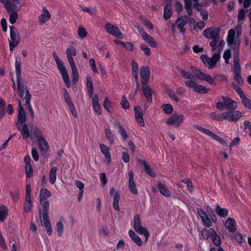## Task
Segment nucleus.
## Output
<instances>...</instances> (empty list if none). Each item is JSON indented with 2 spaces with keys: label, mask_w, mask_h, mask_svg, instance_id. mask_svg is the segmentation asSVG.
I'll return each mask as SVG.
<instances>
[{
  "label": "nucleus",
  "mask_w": 251,
  "mask_h": 251,
  "mask_svg": "<svg viewBox=\"0 0 251 251\" xmlns=\"http://www.w3.org/2000/svg\"><path fill=\"white\" fill-rule=\"evenodd\" d=\"M233 72L234 74L241 73V67L238 53L234 56Z\"/></svg>",
  "instance_id": "f704fd0d"
},
{
  "label": "nucleus",
  "mask_w": 251,
  "mask_h": 251,
  "mask_svg": "<svg viewBox=\"0 0 251 251\" xmlns=\"http://www.w3.org/2000/svg\"><path fill=\"white\" fill-rule=\"evenodd\" d=\"M226 41L227 44L229 46L234 44L235 47H239L240 40L235 37V31L234 29H230L229 30Z\"/></svg>",
  "instance_id": "2eb2a0df"
},
{
  "label": "nucleus",
  "mask_w": 251,
  "mask_h": 251,
  "mask_svg": "<svg viewBox=\"0 0 251 251\" xmlns=\"http://www.w3.org/2000/svg\"><path fill=\"white\" fill-rule=\"evenodd\" d=\"M52 56L55 61L60 74L63 76V64L62 63V61L59 58L58 55L55 52L52 53Z\"/></svg>",
  "instance_id": "4c0bfd02"
},
{
  "label": "nucleus",
  "mask_w": 251,
  "mask_h": 251,
  "mask_svg": "<svg viewBox=\"0 0 251 251\" xmlns=\"http://www.w3.org/2000/svg\"><path fill=\"white\" fill-rule=\"evenodd\" d=\"M134 173L132 171H130L128 172V188L129 191L133 195H137L138 193V189L133 179Z\"/></svg>",
  "instance_id": "dca6fc26"
},
{
  "label": "nucleus",
  "mask_w": 251,
  "mask_h": 251,
  "mask_svg": "<svg viewBox=\"0 0 251 251\" xmlns=\"http://www.w3.org/2000/svg\"><path fill=\"white\" fill-rule=\"evenodd\" d=\"M105 29L107 33L115 37L120 39L123 38L120 29L115 25L107 23L105 25Z\"/></svg>",
  "instance_id": "9d476101"
},
{
  "label": "nucleus",
  "mask_w": 251,
  "mask_h": 251,
  "mask_svg": "<svg viewBox=\"0 0 251 251\" xmlns=\"http://www.w3.org/2000/svg\"><path fill=\"white\" fill-rule=\"evenodd\" d=\"M128 234L129 237L132 240V241L138 246H141L142 245V241L141 238L137 235L132 230H129L128 231Z\"/></svg>",
  "instance_id": "c85d7f7f"
},
{
  "label": "nucleus",
  "mask_w": 251,
  "mask_h": 251,
  "mask_svg": "<svg viewBox=\"0 0 251 251\" xmlns=\"http://www.w3.org/2000/svg\"><path fill=\"white\" fill-rule=\"evenodd\" d=\"M42 10L43 13L39 16L38 18L39 22L41 24H45L51 17V15L46 7H43Z\"/></svg>",
  "instance_id": "5701e85b"
},
{
  "label": "nucleus",
  "mask_w": 251,
  "mask_h": 251,
  "mask_svg": "<svg viewBox=\"0 0 251 251\" xmlns=\"http://www.w3.org/2000/svg\"><path fill=\"white\" fill-rule=\"evenodd\" d=\"M210 117L214 120L218 121H225V113L223 112L219 114L213 112L210 114Z\"/></svg>",
  "instance_id": "79ce46f5"
},
{
  "label": "nucleus",
  "mask_w": 251,
  "mask_h": 251,
  "mask_svg": "<svg viewBox=\"0 0 251 251\" xmlns=\"http://www.w3.org/2000/svg\"><path fill=\"white\" fill-rule=\"evenodd\" d=\"M245 15V10L243 8L240 9L238 13V21L240 22L244 20Z\"/></svg>",
  "instance_id": "69168bd1"
},
{
  "label": "nucleus",
  "mask_w": 251,
  "mask_h": 251,
  "mask_svg": "<svg viewBox=\"0 0 251 251\" xmlns=\"http://www.w3.org/2000/svg\"><path fill=\"white\" fill-rule=\"evenodd\" d=\"M225 113V120L229 122H237L242 116V112L239 111L230 110Z\"/></svg>",
  "instance_id": "ddd939ff"
},
{
  "label": "nucleus",
  "mask_w": 251,
  "mask_h": 251,
  "mask_svg": "<svg viewBox=\"0 0 251 251\" xmlns=\"http://www.w3.org/2000/svg\"><path fill=\"white\" fill-rule=\"evenodd\" d=\"M75 42L74 39H70L67 44L66 50L67 58L72 70V80L74 85L78 82L79 75L77 68L75 65L74 56L76 55V50L75 47Z\"/></svg>",
  "instance_id": "f03ea898"
},
{
  "label": "nucleus",
  "mask_w": 251,
  "mask_h": 251,
  "mask_svg": "<svg viewBox=\"0 0 251 251\" xmlns=\"http://www.w3.org/2000/svg\"><path fill=\"white\" fill-rule=\"evenodd\" d=\"M56 167H52L49 172V181L50 184H53L56 179Z\"/></svg>",
  "instance_id": "72a5a7b5"
},
{
  "label": "nucleus",
  "mask_w": 251,
  "mask_h": 251,
  "mask_svg": "<svg viewBox=\"0 0 251 251\" xmlns=\"http://www.w3.org/2000/svg\"><path fill=\"white\" fill-rule=\"evenodd\" d=\"M220 31L219 27H211L203 31V35L207 39L216 38L220 37Z\"/></svg>",
  "instance_id": "1a4fd4ad"
},
{
  "label": "nucleus",
  "mask_w": 251,
  "mask_h": 251,
  "mask_svg": "<svg viewBox=\"0 0 251 251\" xmlns=\"http://www.w3.org/2000/svg\"><path fill=\"white\" fill-rule=\"evenodd\" d=\"M126 50L130 51H134V45L133 43L131 42H126L124 47Z\"/></svg>",
  "instance_id": "774afa93"
},
{
  "label": "nucleus",
  "mask_w": 251,
  "mask_h": 251,
  "mask_svg": "<svg viewBox=\"0 0 251 251\" xmlns=\"http://www.w3.org/2000/svg\"><path fill=\"white\" fill-rule=\"evenodd\" d=\"M235 80L240 85L243 84V80L241 76V73H235L234 75Z\"/></svg>",
  "instance_id": "e2e57ef3"
},
{
  "label": "nucleus",
  "mask_w": 251,
  "mask_h": 251,
  "mask_svg": "<svg viewBox=\"0 0 251 251\" xmlns=\"http://www.w3.org/2000/svg\"><path fill=\"white\" fill-rule=\"evenodd\" d=\"M179 72L184 78L188 79L184 82L187 87L192 89L195 92L199 93L206 94L208 93L209 89L203 85L198 84L196 81L194 75L192 73L185 71L182 69H180Z\"/></svg>",
  "instance_id": "7ed1b4c3"
},
{
  "label": "nucleus",
  "mask_w": 251,
  "mask_h": 251,
  "mask_svg": "<svg viewBox=\"0 0 251 251\" xmlns=\"http://www.w3.org/2000/svg\"><path fill=\"white\" fill-rule=\"evenodd\" d=\"M184 2V7L187 10L188 15H191L192 13V2L191 0H183Z\"/></svg>",
  "instance_id": "de8ad7c7"
},
{
  "label": "nucleus",
  "mask_w": 251,
  "mask_h": 251,
  "mask_svg": "<svg viewBox=\"0 0 251 251\" xmlns=\"http://www.w3.org/2000/svg\"><path fill=\"white\" fill-rule=\"evenodd\" d=\"M17 12L18 11L7 12L9 15V22L12 25L15 24L18 19Z\"/></svg>",
  "instance_id": "c03bdc74"
},
{
  "label": "nucleus",
  "mask_w": 251,
  "mask_h": 251,
  "mask_svg": "<svg viewBox=\"0 0 251 251\" xmlns=\"http://www.w3.org/2000/svg\"><path fill=\"white\" fill-rule=\"evenodd\" d=\"M134 229L140 234H143L145 237V242H147L150 237V233L147 228L142 226L140 218L139 215H135L133 220Z\"/></svg>",
  "instance_id": "39448f33"
},
{
  "label": "nucleus",
  "mask_w": 251,
  "mask_h": 251,
  "mask_svg": "<svg viewBox=\"0 0 251 251\" xmlns=\"http://www.w3.org/2000/svg\"><path fill=\"white\" fill-rule=\"evenodd\" d=\"M140 47L141 50L144 52L145 54L148 56L151 55V50L146 45L142 44L140 45Z\"/></svg>",
  "instance_id": "13d9d810"
},
{
  "label": "nucleus",
  "mask_w": 251,
  "mask_h": 251,
  "mask_svg": "<svg viewBox=\"0 0 251 251\" xmlns=\"http://www.w3.org/2000/svg\"><path fill=\"white\" fill-rule=\"evenodd\" d=\"M201 236L203 239L206 240L208 239L209 236H211L210 229L209 230L203 229L201 230Z\"/></svg>",
  "instance_id": "bf43d9fd"
},
{
  "label": "nucleus",
  "mask_w": 251,
  "mask_h": 251,
  "mask_svg": "<svg viewBox=\"0 0 251 251\" xmlns=\"http://www.w3.org/2000/svg\"><path fill=\"white\" fill-rule=\"evenodd\" d=\"M167 93L169 95V96L173 100H174L176 102H178L179 100V99L173 91L171 90H168L167 91Z\"/></svg>",
  "instance_id": "338daca9"
},
{
  "label": "nucleus",
  "mask_w": 251,
  "mask_h": 251,
  "mask_svg": "<svg viewBox=\"0 0 251 251\" xmlns=\"http://www.w3.org/2000/svg\"><path fill=\"white\" fill-rule=\"evenodd\" d=\"M100 148L101 152L105 156L107 164L109 163L111 161V155L109 149L106 146L103 144L100 145Z\"/></svg>",
  "instance_id": "cd10ccee"
},
{
  "label": "nucleus",
  "mask_w": 251,
  "mask_h": 251,
  "mask_svg": "<svg viewBox=\"0 0 251 251\" xmlns=\"http://www.w3.org/2000/svg\"><path fill=\"white\" fill-rule=\"evenodd\" d=\"M157 187L160 193L166 197L169 198L171 196L170 191L167 189V186L161 182H158Z\"/></svg>",
  "instance_id": "bb28decb"
},
{
  "label": "nucleus",
  "mask_w": 251,
  "mask_h": 251,
  "mask_svg": "<svg viewBox=\"0 0 251 251\" xmlns=\"http://www.w3.org/2000/svg\"><path fill=\"white\" fill-rule=\"evenodd\" d=\"M132 66V73L133 77L135 79V82L136 85V88L135 90V95L136 94L137 90L139 88V80H138V68L137 63L134 61L132 62L131 63Z\"/></svg>",
  "instance_id": "412c9836"
},
{
  "label": "nucleus",
  "mask_w": 251,
  "mask_h": 251,
  "mask_svg": "<svg viewBox=\"0 0 251 251\" xmlns=\"http://www.w3.org/2000/svg\"><path fill=\"white\" fill-rule=\"evenodd\" d=\"M142 90L147 101L149 103H151L152 101L151 88L148 85V84H142Z\"/></svg>",
  "instance_id": "4be33fe9"
},
{
  "label": "nucleus",
  "mask_w": 251,
  "mask_h": 251,
  "mask_svg": "<svg viewBox=\"0 0 251 251\" xmlns=\"http://www.w3.org/2000/svg\"><path fill=\"white\" fill-rule=\"evenodd\" d=\"M40 151L42 152L46 153L48 149V143L43 138H40L38 140Z\"/></svg>",
  "instance_id": "2f4dec72"
},
{
  "label": "nucleus",
  "mask_w": 251,
  "mask_h": 251,
  "mask_svg": "<svg viewBox=\"0 0 251 251\" xmlns=\"http://www.w3.org/2000/svg\"><path fill=\"white\" fill-rule=\"evenodd\" d=\"M4 7L7 12L18 11L21 8L20 0H7Z\"/></svg>",
  "instance_id": "4468645a"
},
{
  "label": "nucleus",
  "mask_w": 251,
  "mask_h": 251,
  "mask_svg": "<svg viewBox=\"0 0 251 251\" xmlns=\"http://www.w3.org/2000/svg\"><path fill=\"white\" fill-rule=\"evenodd\" d=\"M105 133L106 138L110 141L111 144L113 143L114 134L109 129H105Z\"/></svg>",
  "instance_id": "603ef678"
},
{
  "label": "nucleus",
  "mask_w": 251,
  "mask_h": 251,
  "mask_svg": "<svg viewBox=\"0 0 251 251\" xmlns=\"http://www.w3.org/2000/svg\"><path fill=\"white\" fill-rule=\"evenodd\" d=\"M222 99L224 102L225 106L227 109L229 110H235L237 109V102L232 100L229 97L223 96Z\"/></svg>",
  "instance_id": "6ab92c4d"
},
{
  "label": "nucleus",
  "mask_w": 251,
  "mask_h": 251,
  "mask_svg": "<svg viewBox=\"0 0 251 251\" xmlns=\"http://www.w3.org/2000/svg\"><path fill=\"white\" fill-rule=\"evenodd\" d=\"M21 60L20 58L16 57L15 60V70L17 76V91L22 99L25 100V105L27 106L32 119L34 118V112L30 104L31 96L27 89V86L21 82Z\"/></svg>",
  "instance_id": "f257e3e1"
},
{
  "label": "nucleus",
  "mask_w": 251,
  "mask_h": 251,
  "mask_svg": "<svg viewBox=\"0 0 251 251\" xmlns=\"http://www.w3.org/2000/svg\"><path fill=\"white\" fill-rule=\"evenodd\" d=\"M172 14L171 6L169 4H166L164 8L163 18L165 20L169 19Z\"/></svg>",
  "instance_id": "a19ab883"
},
{
  "label": "nucleus",
  "mask_w": 251,
  "mask_h": 251,
  "mask_svg": "<svg viewBox=\"0 0 251 251\" xmlns=\"http://www.w3.org/2000/svg\"><path fill=\"white\" fill-rule=\"evenodd\" d=\"M211 233V237L212 241L215 246L219 247L221 245V240L220 236L216 233L215 230L212 228H210Z\"/></svg>",
  "instance_id": "c756f323"
},
{
  "label": "nucleus",
  "mask_w": 251,
  "mask_h": 251,
  "mask_svg": "<svg viewBox=\"0 0 251 251\" xmlns=\"http://www.w3.org/2000/svg\"><path fill=\"white\" fill-rule=\"evenodd\" d=\"M191 69L197 78L201 80L206 81L211 85L216 84L214 78L210 75L203 73L201 70L197 69L195 67H191Z\"/></svg>",
  "instance_id": "0eeeda50"
},
{
  "label": "nucleus",
  "mask_w": 251,
  "mask_h": 251,
  "mask_svg": "<svg viewBox=\"0 0 251 251\" xmlns=\"http://www.w3.org/2000/svg\"><path fill=\"white\" fill-rule=\"evenodd\" d=\"M140 33L142 38L148 43L149 45L153 48H156L157 46V42L153 39L152 37L148 34L144 29L141 30Z\"/></svg>",
  "instance_id": "f3484780"
},
{
  "label": "nucleus",
  "mask_w": 251,
  "mask_h": 251,
  "mask_svg": "<svg viewBox=\"0 0 251 251\" xmlns=\"http://www.w3.org/2000/svg\"><path fill=\"white\" fill-rule=\"evenodd\" d=\"M64 97L65 102L67 104V108L75 118L77 117V114L76 110L75 109L74 104L70 97V95L66 90H64Z\"/></svg>",
  "instance_id": "f8f14e48"
},
{
  "label": "nucleus",
  "mask_w": 251,
  "mask_h": 251,
  "mask_svg": "<svg viewBox=\"0 0 251 251\" xmlns=\"http://www.w3.org/2000/svg\"><path fill=\"white\" fill-rule=\"evenodd\" d=\"M50 196V193L47 189H42L40 194V201L42 202L43 201L46 200Z\"/></svg>",
  "instance_id": "ea45409f"
},
{
  "label": "nucleus",
  "mask_w": 251,
  "mask_h": 251,
  "mask_svg": "<svg viewBox=\"0 0 251 251\" xmlns=\"http://www.w3.org/2000/svg\"><path fill=\"white\" fill-rule=\"evenodd\" d=\"M187 19L188 18L186 16H184L183 18L181 17L178 18L176 22V23H177V27L179 28L184 27L187 23Z\"/></svg>",
  "instance_id": "09e8293b"
},
{
  "label": "nucleus",
  "mask_w": 251,
  "mask_h": 251,
  "mask_svg": "<svg viewBox=\"0 0 251 251\" xmlns=\"http://www.w3.org/2000/svg\"><path fill=\"white\" fill-rule=\"evenodd\" d=\"M225 227L229 232H234L236 230V222L234 219L228 218L225 224Z\"/></svg>",
  "instance_id": "393cba45"
},
{
  "label": "nucleus",
  "mask_w": 251,
  "mask_h": 251,
  "mask_svg": "<svg viewBox=\"0 0 251 251\" xmlns=\"http://www.w3.org/2000/svg\"><path fill=\"white\" fill-rule=\"evenodd\" d=\"M98 99L99 98L98 95H95L92 99L93 107L96 113H97L98 115H100L101 112L100 105L98 102Z\"/></svg>",
  "instance_id": "7c9ffc66"
},
{
  "label": "nucleus",
  "mask_w": 251,
  "mask_h": 251,
  "mask_svg": "<svg viewBox=\"0 0 251 251\" xmlns=\"http://www.w3.org/2000/svg\"><path fill=\"white\" fill-rule=\"evenodd\" d=\"M163 110L167 114H171L173 112V108L170 104H165L162 105Z\"/></svg>",
  "instance_id": "5fc2aeb1"
},
{
  "label": "nucleus",
  "mask_w": 251,
  "mask_h": 251,
  "mask_svg": "<svg viewBox=\"0 0 251 251\" xmlns=\"http://www.w3.org/2000/svg\"><path fill=\"white\" fill-rule=\"evenodd\" d=\"M49 202L48 201H45L43 204V211L42 215H48L49 209Z\"/></svg>",
  "instance_id": "3c124183"
},
{
  "label": "nucleus",
  "mask_w": 251,
  "mask_h": 251,
  "mask_svg": "<svg viewBox=\"0 0 251 251\" xmlns=\"http://www.w3.org/2000/svg\"><path fill=\"white\" fill-rule=\"evenodd\" d=\"M25 173L26 177L30 178L32 176L33 170L31 164L26 165L25 166Z\"/></svg>",
  "instance_id": "4d7b16f0"
},
{
  "label": "nucleus",
  "mask_w": 251,
  "mask_h": 251,
  "mask_svg": "<svg viewBox=\"0 0 251 251\" xmlns=\"http://www.w3.org/2000/svg\"><path fill=\"white\" fill-rule=\"evenodd\" d=\"M10 39L9 40V50L12 51L19 44L20 37L17 29L14 26H10Z\"/></svg>",
  "instance_id": "423d86ee"
},
{
  "label": "nucleus",
  "mask_w": 251,
  "mask_h": 251,
  "mask_svg": "<svg viewBox=\"0 0 251 251\" xmlns=\"http://www.w3.org/2000/svg\"><path fill=\"white\" fill-rule=\"evenodd\" d=\"M215 212L217 215L222 218L226 217L228 214V211L227 209L222 208L219 205L216 206Z\"/></svg>",
  "instance_id": "473e14b6"
},
{
  "label": "nucleus",
  "mask_w": 251,
  "mask_h": 251,
  "mask_svg": "<svg viewBox=\"0 0 251 251\" xmlns=\"http://www.w3.org/2000/svg\"><path fill=\"white\" fill-rule=\"evenodd\" d=\"M240 97L242 100L243 104L246 107L251 109V101L244 94Z\"/></svg>",
  "instance_id": "49530a36"
},
{
  "label": "nucleus",
  "mask_w": 251,
  "mask_h": 251,
  "mask_svg": "<svg viewBox=\"0 0 251 251\" xmlns=\"http://www.w3.org/2000/svg\"><path fill=\"white\" fill-rule=\"evenodd\" d=\"M140 161L142 163L143 165L144 170L149 175L152 177L156 176V174L154 173V172L151 168L150 166L148 164H147V162L145 160H141Z\"/></svg>",
  "instance_id": "c9c22d12"
},
{
  "label": "nucleus",
  "mask_w": 251,
  "mask_h": 251,
  "mask_svg": "<svg viewBox=\"0 0 251 251\" xmlns=\"http://www.w3.org/2000/svg\"><path fill=\"white\" fill-rule=\"evenodd\" d=\"M55 231L57 232L59 236H61L63 232V223L61 220L56 223Z\"/></svg>",
  "instance_id": "864d4df0"
},
{
  "label": "nucleus",
  "mask_w": 251,
  "mask_h": 251,
  "mask_svg": "<svg viewBox=\"0 0 251 251\" xmlns=\"http://www.w3.org/2000/svg\"><path fill=\"white\" fill-rule=\"evenodd\" d=\"M182 182L186 184L187 189L190 192H191L193 191V186L192 185V183L190 179L185 178L184 179H183L182 180Z\"/></svg>",
  "instance_id": "6e6d98bb"
},
{
  "label": "nucleus",
  "mask_w": 251,
  "mask_h": 251,
  "mask_svg": "<svg viewBox=\"0 0 251 251\" xmlns=\"http://www.w3.org/2000/svg\"><path fill=\"white\" fill-rule=\"evenodd\" d=\"M26 115L24 109L22 106L21 102L19 100L18 114L17 120L16 122V126L17 129L21 132L23 138L27 139L29 136V133L27 125L25 124Z\"/></svg>",
  "instance_id": "20e7f679"
},
{
  "label": "nucleus",
  "mask_w": 251,
  "mask_h": 251,
  "mask_svg": "<svg viewBox=\"0 0 251 251\" xmlns=\"http://www.w3.org/2000/svg\"><path fill=\"white\" fill-rule=\"evenodd\" d=\"M87 87L88 92L90 97H92L93 94V86L92 79L90 77H87Z\"/></svg>",
  "instance_id": "a18cd8bd"
},
{
  "label": "nucleus",
  "mask_w": 251,
  "mask_h": 251,
  "mask_svg": "<svg viewBox=\"0 0 251 251\" xmlns=\"http://www.w3.org/2000/svg\"><path fill=\"white\" fill-rule=\"evenodd\" d=\"M42 218L41 220L42 224L45 226L48 234L50 235L52 233V228L49 219L48 215H42Z\"/></svg>",
  "instance_id": "b1692460"
},
{
  "label": "nucleus",
  "mask_w": 251,
  "mask_h": 251,
  "mask_svg": "<svg viewBox=\"0 0 251 251\" xmlns=\"http://www.w3.org/2000/svg\"><path fill=\"white\" fill-rule=\"evenodd\" d=\"M64 82L67 88H69L71 86V83L70 81V78L69 76V75L67 72V69L64 66Z\"/></svg>",
  "instance_id": "8fccbe9b"
},
{
  "label": "nucleus",
  "mask_w": 251,
  "mask_h": 251,
  "mask_svg": "<svg viewBox=\"0 0 251 251\" xmlns=\"http://www.w3.org/2000/svg\"><path fill=\"white\" fill-rule=\"evenodd\" d=\"M134 111L137 122L141 126H145V123L140 108L137 106L134 107Z\"/></svg>",
  "instance_id": "a878e982"
},
{
  "label": "nucleus",
  "mask_w": 251,
  "mask_h": 251,
  "mask_svg": "<svg viewBox=\"0 0 251 251\" xmlns=\"http://www.w3.org/2000/svg\"><path fill=\"white\" fill-rule=\"evenodd\" d=\"M103 107L108 112H110L111 111V104L110 101L107 98H105L104 99V101L103 102Z\"/></svg>",
  "instance_id": "052dcab7"
},
{
  "label": "nucleus",
  "mask_w": 251,
  "mask_h": 251,
  "mask_svg": "<svg viewBox=\"0 0 251 251\" xmlns=\"http://www.w3.org/2000/svg\"><path fill=\"white\" fill-rule=\"evenodd\" d=\"M8 209L6 207L1 204L0 205V221L3 222L8 216Z\"/></svg>",
  "instance_id": "e433bc0d"
},
{
  "label": "nucleus",
  "mask_w": 251,
  "mask_h": 251,
  "mask_svg": "<svg viewBox=\"0 0 251 251\" xmlns=\"http://www.w3.org/2000/svg\"><path fill=\"white\" fill-rule=\"evenodd\" d=\"M150 71L149 68L146 66H143L140 68V77L142 84H146L150 79Z\"/></svg>",
  "instance_id": "a211bd4d"
},
{
  "label": "nucleus",
  "mask_w": 251,
  "mask_h": 251,
  "mask_svg": "<svg viewBox=\"0 0 251 251\" xmlns=\"http://www.w3.org/2000/svg\"><path fill=\"white\" fill-rule=\"evenodd\" d=\"M109 193L111 196H113V207L115 210L119 211L120 210L119 205V201L120 198V194L115 192V190L114 188L110 189Z\"/></svg>",
  "instance_id": "aec40b11"
},
{
  "label": "nucleus",
  "mask_w": 251,
  "mask_h": 251,
  "mask_svg": "<svg viewBox=\"0 0 251 251\" xmlns=\"http://www.w3.org/2000/svg\"><path fill=\"white\" fill-rule=\"evenodd\" d=\"M32 202L31 198H26L24 205V211L26 213H29L31 209Z\"/></svg>",
  "instance_id": "37998d69"
},
{
  "label": "nucleus",
  "mask_w": 251,
  "mask_h": 251,
  "mask_svg": "<svg viewBox=\"0 0 251 251\" xmlns=\"http://www.w3.org/2000/svg\"><path fill=\"white\" fill-rule=\"evenodd\" d=\"M220 58V55L219 53H214L211 58L208 57L205 55H202L201 56V60L209 69L214 68Z\"/></svg>",
  "instance_id": "6e6552de"
},
{
  "label": "nucleus",
  "mask_w": 251,
  "mask_h": 251,
  "mask_svg": "<svg viewBox=\"0 0 251 251\" xmlns=\"http://www.w3.org/2000/svg\"><path fill=\"white\" fill-rule=\"evenodd\" d=\"M194 127L198 130L199 131L201 132L202 133L210 136L211 138L213 136V134H214L213 132H212L211 130L205 128L201 126H198V125H194Z\"/></svg>",
  "instance_id": "58836bf2"
},
{
  "label": "nucleus",
  "mask_w": 251,
  "mask_h": 251,
  "mask_svg": "<svg viewBox=\"0 0 251 251\" xmlns=\"http://www.w3.org/2000/svg\"><path fill=\"white\" fill-rule=\"evenodd\" d=\"M232 87L235 90V91L238 93V94L240 96L243 95L244 93L243 91L241 90L239 86L236 85L234 83H232L231 84Z\"/></svg>",
  "instance_id": "680f3d73"
},
{
  "label": "nucleus",
  "mask_w": 251,
  "mask_h": 251,
  "mask_svg": "<svg viewBox=\"0 0 251 251\" xmlns=\"http://www.w3.org/2000/svg\"><path fill=\"white\" fill-rule=\"evenodd\" d=\"M0 247L5 251H7L8 249L1 233H0Z\"/></svg>",
  "instance_id": "0e129e2a"
},
{
  "label": "nucleus",
  "mask_w": 251,
  "mask_h": 251,
  "mask_svg": "<svg viewBox=\"0 0 251 251\" xmlns=\"http://www.w3.org/2000/svg\"><path fill=\"white\" fill-rule=\"evenodd\" d=\"M184 120V116L182 114H174L171 117L167 119L166 124L168 125H172L174 127L179 126Z\"/></svg>",
  "instance_id": "9b49d317"
}]
</instances>
